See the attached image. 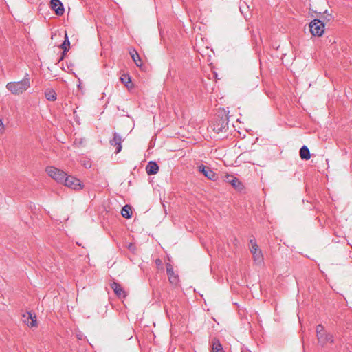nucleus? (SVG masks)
<instances>
[{
  "label": "nucleus",
  "instance_id": "4be33fe9",
  "mask_svg": "<svg viewBox=\"0 0 352 352\" xmlns=\"http://www.w3.org/2000/svg\"><path fill=\"white\" fill-rule=\"evenodd\" d=\"M120 80L127 87H129V83H131V78L129 75H122L120 77Z\"/></svg>",
  "mask_w": 352,
  "mask_h": 352
},
{
  "label": "nucleus",
  "instance_id": "393cba45",
  "mask_svg": "<svg viewBox=\"0 0 352 352\" xmlns=\"http://www.w3.org/2000/svg\"><path fill=\"white\" fill-rule=\"evenodd\" d=\"M241 352H252L250 350H249L248 348L246 347H243L241 349Z\"/></svg>",
  "mask_w": 352,
  "mask_h": 352
},
{
  "label": "nucleus",
  "instance_id": "a878e982",
  "mask_svg": "<svg viewBox=\"0 0 352 352\" xmlns=\"http://www.w3.org/2000/svg\"><path fill=\"white\" fill-rule=\"evenodd\" d=\"M155 263H156V265H162V261H161L160 258H157V259H156V261H155Z\"/></svg>",
  "mask_w": 352,
  "mask_h": 352
},
{
  "label": "nucleus",
  "instance_id": "7ed1b4c3",
  "mask_svg": "<svg viewBox=\"0 0 352 352\" xmlns=\"http://www.w3.org/2000/svg\"><path fill=\"white\" fill-rule=\"evenodd\" d=\"M310 32L314 36H321L324 32V23L320 19H315L309 23Z\"/></svg>",
  "mask_w": 352,
  "mask_h": 352
},
{
  "label": "nucleus",
  "instance_id": "20e7f679",
  "mask_svg": "<svg viewBox=\"0 0 352 352\" xmlns=\"http://www.w3.org/2000/svg\"><path fill=\"white\" fill-rule=\"evenodd\" d=\"M46 172L50 177L60 184L63 183L64 178L67 175V173L63 170L54 166H47Z\"/></svg>",
  "mask_w": 352,
  "mask_h": 352
},
{
  "label": "nucleus",
  "instance_id": "9d476101",
  "mask_svg": "<svg viewBox=\"0 0 352 352\" xmlns=\"http://www.w3.org/2000/svg\"><path fill=\"white\" fill-rule=\"evenodd\" d=\"M50 8L53 10L55 13L61 16L65 12V8L63 7V4L60 0H51L50 1Z\"/></svg>",
  "mask_w": 352,
  "mask_h": 352
},
{
  "label": "nucleus",
  "instance_id": "2eb2a0df",
  "mask_svg": "<svg viewBox=\"0 0 352 352\" xmlns=\"http://www.w3.org/2000/svg\"><path fill=\"white\" fill-rule=\"evenodd\" d=\"M69 47H70V41L69 40L67 33L65 32V40L63 42V43L60 45V47L63 50V55L60 58V60H61L64 58V56H65V53L69 51Z\"/></svg>",
  "mask_w": 352,
  "mask_h": 352
},
{
  "label": "nucleus",
  "instance_id": "ddd939ff",
  "mask_svg": "<svg viewBox=\"0 0 352 352\" xmlns=\"http://www.w3.org/2000/svg\"><path fill=\"white\" fill-rule=\"evenodd\" d=\"M159 170V166L155 162L151 161L146 166V171L148 175H153L157 173Z\"/></svg>",
  "mask_w": 352,
  "mask_h": 352
},
{
  "label": "nucleus",
  "instance_id": "f8f14e48",
  "mask_svg": "<svg viewBox=\"0 0 352 352\" xmlns=\"http://www.w3.org/2000/svg\"><path fill=\"white\" fill-rule=\"evenodd\" d=\"M166 273L169 281L172 284L176 285L178 283V276L175 274L173 267L170 263H166Z\"/></svg>",
  "mask_w": 352,
  "mask_h": 352
},
{
  "label": "nucleus",
  "instance_id": "bb28decb",
  "mask_svg": "<svg viewBox=\"0 0 352 352\" xmlns=\"http://www.w3.org/2000/svg\"><path fill=\"white\" fill-rule=\"evenodd\" d=\"M325 335H328V334L324 332V335H323L324 338H325Z\"/></svg>",
  "mask_w": 352,
  "mask_h": 352
},
{
  "label": "nucleus",
  "instance_id": "f3484780",
  "mask_svg": "<svg viewBox=\"0 0 352 352\" xmlns=\"http://www.w3.org/2000/svg\"><path fill=\"white\" fill-rule=\"evenodd\" d=\"M45 96L50 101H55L57 98L56 91L52 89H47L45 91Z\"/></svg>",
  "mask_w": 352,
  "mask_h": 352
},
{
  "label": "nucleus",
  "instance_id": "1a4fd4ad",
  "mask_svg": "<svg viewBox=\"0 0 352 352\" xmlns=\"http://www.w3.org/2000/svg\"><path fill=\"white\" fill-rule=\"evenodd\" d=\"M123 141V139L122 138L121 135L118 133L117 132L113 133V138L110 140L109 143L111 146H116V153H118L122 150V142Z\"/></svg>",
  "mask_w": 352,
  "mask_h": 352
},
{
  "label": "nucleus",
  "instance_id": "dca6fc26",
  "mask_svg": "<svg viewBox=\"0 0 352 352\" xmlns=\"http://www.w3.org/2000/svg\"><path fill=\"white\" fill-rule=\"evenodd\" d=\"M299 154L302 160H308L311 157L309 150L307 146H302L300 148Z\"/></svg>",
  "mask_w": 352,
  "mask_h": 352
},
{
  "label": "nucleus",
  "instance_id": "0eeeda50",
  "mask_svg": "<svg viewBox=\"0 0 352 352\" xmlns=\"http://www.w3.org/2000/svg\"><path fill=\"white\" fill-rule=\"evenodd\" d=\"M250 243L251 244L250 252L252 254L254 261L258 263L262 262L263 259V254L261 250L258 249L256 242L251 239Z\"/></svg>",
  "mask_w": 352,
  "mask_h": 352
},
{
  "label": "nucleus",
  "instance_id": "423d86ee",
  "mask_svg": "<svg viewBox=\"0 0 352 352\" xmlns=\"http://www.w3.org/2000/svg\"><path fill=\"white\" fill-rule=\"evenodd\" d=\"M317 338L318 343L321 345H324L326 343L333 342V337L331 335H325V338H323L324 335V327L322 324H318L316 327Z\"/></svg>",
  "mask_w": 352,
  "mask_h": 352
},
{
  "label": "nucleus",
  "instance_id": "5701e85b",
  "mask_svg": "<svg viewBox=\"0 0 352 352\" xmlns=\"http://www.w3.org/2000/svg\"><path fill=\"white\" fill-rule=\"evenodd\" d=\"M83 165H84V166H85L86 168H90V167L91 166V162H90L89 161H88V162H85L83 163Z\"/></svg>",
  "mask_w": 352,
  "mask_h": 352
},
{
  "label": "nucleus",
  "instance_id": "412c9836",
  "mask_svg": "<svg viewBox=\"0 0 352 352\" xmlns=\"http://www.w3.org/2000/svg\"><path fill=\"white\" fill-rule=\"evenodd\" d=\"M212 351V352H223V347L219 340H213Z\"/></svg>",
  "mask_w": 352,
  "mask_h": 352
},
{
  "label": "nucleus",
  "instance_id": "aec40b11",
  "mask_svg": "<svg viewBox=\"0 0 352 352\" xmlns=\"http://www.w3.org/2000/svg\"><path fill=\"white\" fill-rule=\"evenodd\" d=\"M130 55H131L132 59L133 60V61L135 62V63L136 64V65L140 66L141 65V59H140V57L139 54H138V52L135 50H133L132 51L130 52Z\"/></svg>",
  "mask_w": 352,
  "mask_h": 352
},
{
  "label": "nucleus",
  "instance_id": "a211bd4d",
  "mask_svg": "<svg viewBox=\"0 0 352 352\" xmlns=\"http://www.w3.org/2000/svg\"><path fill=\"white\" fill-rule=\"evenodd\" d=\"M28 318L24 320V322L29 327H35L36 325V316L34 315L31 312H28Z\"/></svg>",
  "mask_w": 352,
  "mask_h": 352
},
{
  "label": "nucleus",
  "instance_id": "9b49d317",
  "mask_svg": "<svg viewBox=\"0 0 352 352\" xmlns=\"http://www.w3.org/2000/svg\"><path fill=\"white\" fill-rule=\"evenodd\" d=\"M110 286H111V289L113 290V292L116 294V295L119 298H126V292L124 290V289L122 288V285L120 284H119L117 282L113 281L110 284Z\"/></svg>",
  "mask_w": 352,
  "mask_h": 352
},
{
  "label": "nucleus",
  "instance_id": "f257e3e1",
  "mask_svg": "<svg viewBox=\"0 0 352 352\" xmlns=\"http://www.w3.org/2000/svg\"><path fill=\"white\" fill-rule=\"evenodd\" d=\"M29 87H30V78L28 73L25 74L24 78L21 80L10 82L6 85V88L14 95L22 94Z\"/></svg>",
  "mask_w": 352,
  "mask_h": 352
},
{
  "label": "nucleus",
  "instance_id": "4468645a",
  "mask_svg": "<svg viewBox=\"0 0 352 352\" xmlns=\"http://www.w3.org/2000/svg\"><path fill=\"white\" fill-rule=\"evenodd\" d=\"M227 182L230 184L235 189L240 190L243 188L242 183L234 176L228 175Z\"/></svg>",
  "mask_w": 352,
  "mask_h": 352
},
{
  "label": "nucleus",
  "instance_id": "6e6552de",
  "mask_svg": "<svg viewBox=\"0 0 352 352\" xmlns=\"http://www.w3.org/2000/svg\"><path fill=\"white\" fill-rule=\"evenodd\" d=\"M198 170L206 177L210 180L214 181L217 178V174L211 169V168L208 166H206L204 164H201L198 166Z\"/></svg>",
  "mask_w": 352,
  "mask_h": 352
},
{
  "label": "nucleus",
  "instance_id": "f03ea898",
  "mask_svg": "<svg viewBox=\"0 0 352 352\" xmlns=\"http://www.w3.org/2000/svg\"><path fill=\"white\" fill-rule=\"evenodd\" d=\"M229 119L226 114L218 115L210 125L212 130L217 133H226L228 129Z\"/></svg>",
  "mask_w": 352,
  "mask_h": 352
},
{
  "label": "nucleus",
  "instance_id": "6ab92c4d",
  "mask_svg": "<svg viewBox=\"0 0 352 352\" xmlns=\"http://www.w3.org/2000/svg\"><path fill=\"white\" fill-rule=\"evenodd\" d=\"M121 214L123 217L126 219H129L132 215V208L130 206L126 205L124 206L121 210Z\"/></svg>",
  "mask_w": 352,
  "mask_h": 352
},
{
  "label": "nucleus",
  "instance_id": "b1692460",
  "mask_svg": "<svg viewBox=\"0 0 352 352\" xmlns=\"http://www.w3.org/2000/svg\"><path fill=\"white\" fill-rule=\"evenodd\" d=\"M4 130V124L1 119H0V133H2Z\"/></svg>",
  "mask_w": 352,
  "mask_h": 352
},
{
  "label": "nucleus",
  "instance_id": "39448f33",
  "mask_svg": "<svg viewBox=\"0 0 352 352\" xmlns=\"http://www.w3.org/2000/svg\"><path fill=\"white\" fill-rule=\"evenodd\" d=\"M62 184L74 190H80L82 188V185L78 179L67 175L64 178Z\"/></svg>",
  "mask_w": 352,
  "mask_h": 352
}]
</instances>
